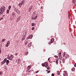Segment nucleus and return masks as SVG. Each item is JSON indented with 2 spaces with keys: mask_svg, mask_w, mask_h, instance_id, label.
Instances as JSON below:
<instances>
[{
  "mask_svg": "<svg viewBox=\"0 0 76 76\" xmlns=\"http://www.w3.org/2000/svg\"><path fill=\"white\" fill-rule=\"evenodd\" d=\"M55 44H56V42H55Z\"/></svg>",
  "mask_w": 76,
  "mask_h": 76,
  "instance_id": "54",
  "label": "nucleus"
},
{
  "mask_svg": "<svg viewBox=\"0 0 76 76\" xmlns=\"http://www.w3.org/2000/svg\"><path fill=\"white\" fill-rule=\"evenodd\" d=\"M57 73L58 75H60V72H59L58 71H57Z\"/></svg>",
  "mask_w": 76,
  "mask_h": 76,
  "instance_id": "13",
  "label": "nucleus"
},
{
  "mask_svg": "<svg viewBox=\"0 0 76 76\" xmlns=\"http://www.w3.org/2000/svg\"><path fill=\"white\" fill-rule=\"evenodd\" d=\"M16 12V13H18V14H19V10H15Z\"/></svg>",
  "mask_w": 76,
  "mask_h": 76,
  "instance_id": "26",
  "label": "nucleus"
},
{
  "mask_svg": "<svg viewBox=\"0 0 76 76\" xmlns=\"http://www.w3.org/2000/svg\"><path fill=\"white\" fill-rule=\"evenodd\" d=\"M28 52L27 51L25 53V55L26 56H27V55H28Z\"/></svg>",
  "mask_w": 76,
  "mask_h": 76,
  "instance_id": "23",
  "label": "nucleus"
},
{
  "mask_svg": "<svg viewBox=\"0 0 76 76\" xmlns=\"http://www.w3.org/2000/svg\"><path fill=\"white\" fill-rule=\"evenodd\" d=\"M21 3V4H22V5L23 4V3L22 2Z\"/></svg>",
  "mask_w": 76,
  "mask_h": 76,
  "instance_id": "45",
  "label": "nucleus"
},
{
  "mask_svg": "<svg viewBox=\"0 0 76 76\" xmlns=\"http://www.w3.org/2000/svg\"><path fill=\"white\" fill-rule=\"evenodd\" d=\"M46 67V66L45 67Z\"/></svg>",
  "mask_w": 76,
  "mask_h": 76,
  "instance_id": "57",
  "label": "nucleus"
},
{
  "mask_svg": "<svg viewBox=\"0 0 76 76\" xmlns=\"http://www.w3.org/2000/svg\"><path fill=\"white\" fill-rule=\"evenodd\" d=\"M50 73V71H48V73Z\"/></svg>",
  "mask_w": 76,
  "mask_h": 76,
  "instance_id": "37",
  "label": "nucleus"
},
{
  "mask_svg": "<svg viewBox=\"0 0 76 76\" xmlns=\"http://www.w3.org/2000/svg\"><path fill=\"white\" fill-rule=\"evenodd\" d=\"M72 71V72H74V71H75V68L74 67H73L71 69Z\"/></svg>",
  "mask_w": 76,
  "mask_h": 76,
  "instance_id": "15",
  "label": "nucleus"
},
{
  "mask_svg": "<svg viewBox=\"0 0 76 76\" xmlns=\"http://www.w3.org/2000/svg\"><path fill=\"white\" fill-rule=\"evenodd\" d=\"M11 7H11V6H9L8 7V9H9V10H10V9Z\"/></svg>",
  "mask_w": 76,
  "mask_h": 76,
  "instance_id": "25",
  "label": "nucleus"
},
{
  "mask_svg": "<svg viewBox=\"0 0 76 76\" xmlns=\"http://www.w3.org/2000/svg\"><path fill=\"white\" fill-rule=\"evenodd\" d=\"M46 72H48V70H46Z\"/></svg>",
  "mask_w": 76,
  "mask_h": 76,
  "instance_id": "52",
  "label": "nucleus"
},
{
  "mask_svg": "<svg viewBox=\"0 0 76 76\" xmlns=\"http://www.w3.org/2000/svg\"><path fill=\"white\" fill-rule=\"evenodd\" d=\"M25 37H23L22 38V39H21V40L22 41H23L25 39Z\"/></svg>",
  "mask_w": 76,
  "mask_h": 76,
  "instance_id": "18",
  "label": "nucleus"
},
{
  "mask_svg": "<svg viewBox=\"0 0 76 76\" xmlns=\"http://www.w3.org/2000/svg\"><path fill=\"white\" fill-rule=\"evenodd\" d=\"M13 58H14V56L12 55V54H11L10 56H8L7 57V59L11 61L13 60Z\"/></svg>",
  "mask_w": 76,
  "mask_h": 76,
  "instance_id": "2",
  "label": "nucleus"
},
{
  "mask_svg": "<svg viewBox=\"0 0 76 76\" xmlns=\"http://www.w3.org/2000/svg\"><path fill=\"white\" fill-rule=\"evenodd\" d=\"M39 71L38 70L36 72V73H38Z\"/></svg>",
  "mask_w": 76,
  "mask_h": 76,
  "instance_id": "38",
  "label": "nucleus"
},
{
  "mask_svg": "<svg viewBox=\"0 0 76 76\" xmlns=\"http://www.w3.org/2000/svg\"><path fill=\"white\" fill-rule=\"evenodd\" d=\"M74 67H76V63L74 65Z\"/></svg>",
  "mask_w": 76,
  "mask_h": 76,
  "instance_id": "39",
  "label": "nucleus"
},
{
  "mask_svg": "<svg viewBox=\"0 0 76 76\" xmlns=\"http://www.w3.org/2000/svg\"><path fill=\"white\" fill-rule=\"evenodd\" d=\"M26 32L25 31V32H24L23 34V37H26Z\"/></svg>",
  "mask_w": 76,
  "mask_h": 76,
  "instance_id": "9",
  "label": "nucleus"
},
{
  "mask_svg": "<svg viewBox=\"0 0 76 76\" xmlns=\"http://www.w3.org/2000/svg\"><path fill=\"white\" fill-rule=\"evenodd\" d=\"M7 60V58H5L2 62H1V65H3L4 64H5L6 61Z\"/></svg>",
  "mask_w": 76,
  "mask_h": 76,
  "instance_id": "3",
  "label": "nucleus"
},
{
  "mask_svg": "<svg viewBox=\"0 0 76 76\" xmlns=\"http://www.w3.org/2000/svg\"><path fill=\"white\" fill-rule=\"evenodd\" d=\"M4 15H3V16H2V17H4Z\"/></svg>",
  "mask_w": 76,
  "mask_h": 76,
  "instance_id": "51",
  "label": "nucleus"
},
{
  "mask_svg": "<svg viewBox=\"0 0 76 76\" xmlns=\"http://www.w3.org/2000/svg\"><path fill=\"white\" fill-rule=\"evenodd\" d=\"M32 35H30L28 37V39H31L32 38Z\"/></svg>",
  "mask_w": 76,
  "mask_h": 76,
  "instance_id": "6",
  "label": "nucleus"
},
{
  "mask_svg": "<svg viewBox=\"0 0 76 76\" xmlns=\"http://www.w3.org/2000/svg\"><path fill=\"white\" fill-rule=\"evenodd\" d=\"M61 61H60V64H61Z\"/></svg>",
  "mask_w": 76,
  "mask_h": 76,
  "instance_id": "48",
  "label": "nucleus"
},
{
  "mask_svg": "<svg viewBox=\"0 0 76 76\" xmlns=\"http://www.w3.org/2000/svg\"><path fill=\"white\" fill-rule=\"evenodd\" d=\"M37 18V16H36L34 18H32V19H33V20H35Z\"/></svg>",
  "mask_w": 76,
  "mask_h": 76,
  "instance_id": "12",
  "label": "nucleus"
},
{
  "mask_svg": "<svg viewBox=\"0 0 76 76\" xmlns=\"http://www.w3.org/2000/svg\"><path fill=\"white\" fill-rule=\"evenodd\" d=\"M68 18H69V19H70V15H69V14Z\"/></svg>",
  "mask_w": 76,
  "mask_h": 76,
  "instance_id": "33",
  "label": "nucleus"
},
{
  "mask_svg": "<svg viewBox=\"0 0 76 76\" xmlns=\"http://www.w3.org/2000/svg\"><path fill=\"white\" fill-rule=\"evenodd\" d=\"M64 56L65 55H66V52H64Z\"/></svg>",
  "mask_w": 76,
  "mask_h": 76,
  "instance_id": "36",
  "label": "nucleus"
},
{
  "mask_svg": "<svg viewBox=\"0 0 76 76\" xmlns=\"http://www.w3.org/2000/svg\"><path fill=\"white\" fill-rule=\"evenodd\" d=\"M6 65H8V64L9 63V60H6Z\"/></svg>",
  "mask_w": 76,
  "mask_h": 76,
  "instance_id": "8",
  "label": "nucleus"
},
{
  "mask_svg": "<svg viewBox=\"0 0 76 76\" xmlns=\"http://www.w3.org/2000/svg\"><path fill=\"white\" fill-rule=\"evenodd\" d=\"M12 16H15V14L14 13V12H12Z\"/></svg>",
  "mask_w": 76,
  "mask_h": 76,
  "instance_id": "28",
  "label": "nucleus"
},
{
  "mask_svg": "<svg viewBox=\"0 0 76 76\" xmlns=\"http://www.w3.org/2000/svg\"><path fill=\"white\" fill-rule=\"evenodd\" d=\"M53 62H55V61H54Z\"/></svg>",
  "mask_w": 76,
  "mask_h": 76,
  "instance_id": "55",
  "label": "nucleus"
},
{
  "mask_svg": "<svg viewBox=\"0 0 76 76\" xmlns=\"http://www.w3.org/2000/svg\"><path fill=\"white\" fill-rule=\"evenodd\" d=\"M64 73L63 74V75L64 76H68V74H67V71H64Z\"/></svg>",
  "mask_w": 76,
  "mask_h": 76,
  "instance_id": "4",
  "label": "nucleus"
},
{
  "mask_svg": "<svg viewBox=\"0 0 76 76\" xmlns=\"http://www.w3.org/2000/svg\"><path fill=\"white\" fill-rule=\"evenodd\" d=\"M34 27H32V30H34Z\"/></svg>",
  "mask_w": 76,
  "mask_h": 76,
  "instance_id": "40",
  "label": "nucleus"
},
{
  "mask_svg": "<svg viewBox=\"0 0 76 76\" xmlns=\"http://www.w3.org/2000/svg\"><path fill=\"white\" fill-rule=\"evenodd\" d=\"M48 60H50V58H49L48 59Z\"/></svg>",
  "mask_w": 76,
  "mask_h": 76,
  "instance_id": "46",
  "label": "nucleus"
},
{
  "mask_svg": "<svg viewBox=\"0 0 76 76\" xmlns=\"http://www.w3.org/2000/svg\"><path fill=\"white\" fill-rule=\"evenodd\" d=\"M22 3H25V0H23L22 1Z\"/></svg>",
  "mask_w": 76,
  "mask_h": 76,
  "instance_id": "32",
  "label": "nucleus"
},
{
  "mask_svg": "<svg viewBox=\"0 0 76 76\" xmlns=\"http://www.w3.org/2000/svg\"><path fill=\"white\" fill-rule=\"evenodd\" d=\"M64 58H63L62 59V61H63V62H64Z\"/></svg>",
  "mask_w": 76,
  "mask_h": 76,
  "instance_id": "41",
  "label": "nucleus"
},
{
  "mask_svg": "<svg viewBox=\"0 0 76 76\" xmlns=\"http://www.w3.org/2000/svg\"><path fill=\"white\" fill-rule=\"evenodd\" d=\"M1 60V59L0 58V60Z\"/></svg>",
  "mask_w": 76,
  "mask_h": 76,
  "instance_id": "56",
  "label": "nucleus"
},
{
  "mask_svg": "<svg viewBox=\"0 0 76 76\" xmlns=\"http://www.w3.org/2000/svg\"><path fill=\"white\" fill-rule=\"evenodd\" d=\"M59 54H60V55H61V53H59Z\"/></svg>",
  "mask_w": 76,
  "mask_h": 76,
  "instance_id": "50",
  "label": "nucleus"
},
{
  "mask_svg": "<svg viewBox=\"0 0 76 76\" xmlns=\"http://www.w3.org/2000/svg\"><path fill=\"white\" fill-rule=\"evenodd\" d=\"M32 45V43L30 42L29 43V44L28 45V47H30L31 46V45Z\"/></svg>",
  "mask_w": 76,
  "mask_h": 76,
  "instance_id": "11",
  "label": "nucleus"
},
{
  "mask_svg": "<svg viewBox=\"0 0 76 76\" xmlns=\"http://www.w3.org/2000/svg\"><path fill=\"white\" fill-rule=\"evenodd\" d=\"M18 20H20V17H18L17 19Z\"/></svg>",
  "mask_w": 76,
  "mask_h": 76,
  "instance_id": "22",
  "label": "nucleus"
},
{
  "mask_svg": "<svg viewBox=\"0 0 76 76\" xmlns=\"http://www.w3.org/2000/svg\"><path fill=\"white\" fill-rule=\"evenodd\" d=\"M28 41H25V44H26V45L28 44Z\"/></svg>",
  "mask_w": 76,
  "mask_h": 76,
  "instance_id": "16",
  "label": "nucleus"
},
{
  "mask_svg": "<svg viewBox=\"0 0 76 76\" xmlns=\"http://www.w3.org/2000/svg\"><path fill=\"white\" fill-rule=\"evenodd\" d=\"M52 76H54V74L52 73L51 75Z\"/></svg>",
  "mask_w": 76,
  "mask_h": 76,
  "instance_id": "35",
  "label": "nucleus"
},
{
  "mask_svg": "<svg viewBox=\"0 0 76 76\" xmlns=\"http://www.w3.org/2000/svg\"><path fill=\"white\" fill-rule=\"evenodd\" d=\"M7 13H8V14H9V10H7Z\"/></svg>",
  "mask_w": 76,
  "mask_h": 76,
  "instance_id": "27",
  "label": "nucleus"
},
{
  "mask_svg": "<svg viewBox=\"0 0 76 76\" xmlns=\"http://www.w3.org/2000/svg\"><path fill=\"white\" fill-rule=\"evenodd\" d=\"M31 67L30 66H28L27 67V68L28 70H30V69H31Z\"/></svg>",
  "mask_w": 76,
  "mask_h": 76,
  "instance_id": "14",
  "label": "nucleus"
},
{
  "mask_svg": "<svg viewBox=\"0 0 76 76\" xmlns=\"http://www.w3.org/2000/svg\"><path fill=\"white\" fill-rule=\"evenodd\" d=\"M2 19H3V17H2L0 18V21L1 20H2Z\"/></svg>",
  "mask_w": 76,
  "mask_h": 76,
  "instance_id": "30",
  "label": "nucleus"
},
{
  "mask_svg": "<svg viewBox=\"0 0 76 76\" xmlns=\"http://www.w3.org/2000/svg\"><path fill=\"white\" fill-rule=\"evenodd\" d=\"M46 66H48V64H47V63H48L47 62H46Z\"/></svg>",
  "mask_w": 76,
  "mask_h": 76,
  "instance_id": "44",
  "label": "nucleus"
},
{
  "mask_svg": "<svg viewBox=\"0 0 76 76\" xmlns=\"http://www.w3.org/2000/svg\"><path fill=\"white\" fill-rule=\"evenodd\" d=\"M47 68L48 69H49V68H48L47 67Z\"/></svg>",
  "mask_w": 76,
  "mask_h": 76,
  "instance_id": "53",
  "label": "nucleus"
},
{
  "mask_svg": "<svg viewBox=\"0 0 76 76\" xmlns=\"http://www.w3.org/2000/svg\"><path fill=\"white\" fill-rule=\"evenodd\" d=\"M5 10V7L2 6L0 9V15L2 14Z\"/></svg>",
  "mask_w": 76,
  "mask_h": 76,
  "instance_id": "1",
  "label": "nucleus"
},
{
  "mask_svg": "<svg viewBox=\"0 0 76 76\" xmlns=\"http://www.w3.org/2000/svg\"><path fill=\"white\" fill-rule=\"evenodd\" d=\"M59 58L60 60H62V58H61V57L59 56Z\"/></svg>",
  "mask_w": 76,
  "mask_h": 76,
  "instance_id": "31",
  "label": "nucleus"
},
{
  "mask_svg": "<svg viewBox=\"0 0 76 76\" xmlns=\"http://www.w3.org/2000/svg\"><path fill=\"white\" fill-rule=\"evenodd\" d=\"M58 59H56V64H58Z\"/></svg>",
  "mask_w": 76,
  "mask_h": 76,
  "instance_id": "19",
  "label": "nucleus"
},
{
  "mask_svg": "<svg viewBox=\"0 0 76 76\" xmlns=\"http://www.w3.org/2000/svg\"><path fill=\"white\" fill-rule=\"evenodd\" d=\"M5 41H6V39H4L1 40L2 42H4Z\"/></svg>",
  "mask_w": 76,
  "mask_h": 76,
  "instance_id": "20",
  "label": "nucleus"
},
{
  "mask_svg": "<svg viewBox=\"0 0 76 76\" xmlns=\"http://www.w3.org/2000/svg\"><path fill=\"white\" fill-rule=\"evenodd\" d=\"M32 9V7H30L29 9L28 12H31V9Z\"/></svg>",
  "mask_w": 76,
  "mask_h": 76,
  "instance_id": "17",
  "label": "nucleus"
},
{
  "mask_svg": "<svg viewBox=\"0 0 76 76\" xmlns=\"http://www.w3.org/2000/svg\"><path fill=\"white\" fill-rule=\"evenodd\" d=\"M42 66H43V67H44V66H45V65L44 63L42 64Z\"/></svg>",
  "mask_w": 76,
  "mask_h": 76,
  "instance_id": "21",
  "label": "nucleus"
},
{
  "mask_svg": "<svg viewBox=\"0 0 76 76\" xmlns=\"http://www.w3.org/2000/svg\"><path fill=\"white\" fill-rule=\"evenodd\" d=\"M72 2L74 4H75V6H76V0H72Z\"/></svg>",
  "mask_w": 76,
  "mask_h": 76,
  "instance_id": "7",
  "label": "nucleus"
},
{
  "mask_svg": "<svg viewBox=\"0 0 76 76\" xmlns=\"http://www.w3.org/2000/svg\"><path fill=\"white\" fill-rule=\"evenodd\" d=\"M18 53H16L15 54V55L16 56H17V55H18Z\"/></svg>",
  "mask_w": 76,
  "mask_h": 76,
  "instance_id": "42",
  "label": "nucleus"
},
{
  "mask_svg": "<svg viewBox=\"0 0 76 76\" xmlns=\"http://www.w3.org/2000/svg\"><path fill=\"white\" fill-rule=\"evenodd\" d=\"M1 72H0V75H1Z\"/></svg>",
  "mask_w": 76,
  "mask_h": 76,
  "instance_id": "49",
  "label": "nucleus"
},
{
  "mask_svg": "<svg viewBox=\"0 0 76 76\" xmlns=\"http://www.w3.org/2000/svg\"><path fill=\"white\" fill-rule=\"evenodd\" d=\"M64 45H66V43H64Z\"/></svg>",
  "mask_w": 76,
  "mask_h": 76,
  "instance_id": "47",
  "label": "nucleus"
},
{
  "mask_svg": "<svg viewBox=\"0 0 76 76\" xmlns=\"http://www.w3.org/2000/svg\"><path fill=\"white\" fill-rule=\"evenodd\" d=\"M54 57H56V58H58V56H55Z\"/></svg>",
  "mask_w": 76,
  "mask_h": 76,
  "instance_id": "34",
  "label": "nucleus"
},
{
  "mask_svg": "<svg viewBox=\"0 0 76 76\" xmlns=\"http://www.w3.org/2000/svg\"><path fill=\"white\" fill-rule=\"evenodd\" d=\"M10 41H7V44L6 45V47H8L9 45L10 44Z\"/></svg>",
  "mask_w": 76,
  "mask_h": 76,
  "instance_id": "5",
  "label": "nucleus"
},
{
  "mask_svg": "<svg viewBox=\"0 0 76 76\" xmlns=\"http://www.w3.org/2000/svg\"><path fill=\"white\" fill-rule=\"evenodd\" d=\"M22 4H21V3H20L19 4V6H20H20H22Z\"/></svg>",
  "mask_w": 76,
  "mask_h": 76,
  "instance_id": "24",
  "label": "nucleus"
},
{
  "mask_svg": "<svg viewBox=\"0 0 76 76\" xmlns=\"http://www.w3.org/2000/svg\"><path fill=\"white\" fill-rule=\"evenodd\" d=\"M1 49H0V54L1 53Z\"/></svg>",
  "mask_w": 76,
  "mask_h": 76,
  "instance_id": "43",
  "label": "nucleus"
},
{
  "mask_svg": "<svg viewBox=\"0 0 76 76\" xmlns=\"http://www.w3.org/2000/svg\"><path fill=\"white\" fill-rule=\"evenodd\" d=\"M54 38H52L50 40V42H51V43H53V42H54Z\"/></svg>",
  "mask_w": 76,
  "mask_h": 76,
  "instance_id": "10",
  "label": "nucleus"
},
{
  "mask_svg": "<svg viewBox=\"0 0 76 76\" xmlns=\"http://www.w3.org/2000/svg\"><path fill=\"white\" fill-rule=\"evenodd\" d=\"M35 24V23H32L31 24V26H33L34 25V24Z\"/></svg>",
  "mask_w": 76,
  "mask_h": 76,
  "instance_id": "29",
  "label": "nucleus"
}]
</instances>
